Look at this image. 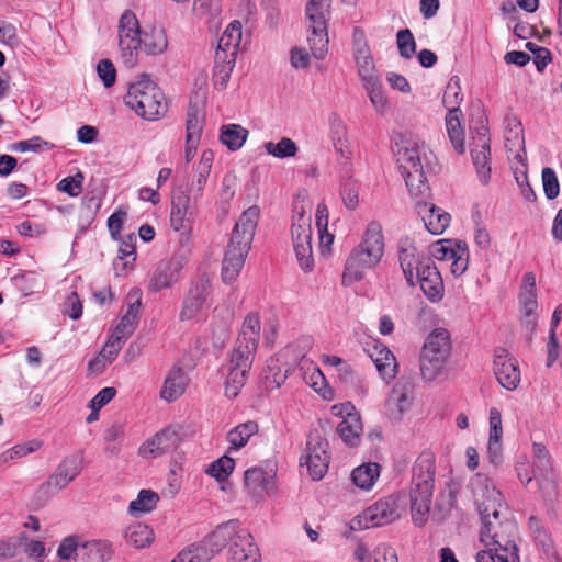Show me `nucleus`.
Masks as SVG:
<instances>
[{
	"mask_svg": "<svg viewBox=\"0 0 562 562\" xmlns=\"http://www.w3.org/2000/svg\"><path fill=\"white\" fill-rule=\"evenodd\" d=\"M397 162L409 194L417 200L416 209L425 227L434 235L443 234L450 224V214L425 201L429 195L426 173L432 170L435 162L432 151L420 139H406L397 151Z\"/></svg>",
	"mask_w": 562,
	"mask_h": 562,
	"instance_id": "obj_1",
	"label": "nucleus"
},
{
	"mask_svg": "<svg viewBox=\"0 0 562 562\" xmlns=\"http://www.w3.org/2000/svg\"><path fill=\"white\" fill-rule=\"evenodd\" d=\"M259 338V316L255 313H250L243 322L228 363V372L225 381V394L227 397H236L245 385L255 359Z\"/></svg>",
	"mask_w": 562,
	"mask_h": 562,
	"instance_id": "obj_2",
	"label": "nucleus"
},
{
	"mask_svg": "<svg viewBox=\"0 0 562 562\" xmlns=\"http://www.w3.org/2000/svg\"><path fill=\"white\" fill-rule=\"evenodd\" d=\"M502 514L482 516L480 540L486 549L476 554L477 562H518L515 546L516 525L501 519Z\"/></svg>",
	"mask_w": 562,
	"mask_h": 562,
	"instance_id": "obj_3",
	"label": "nucleus"
},
{
	"mask_svg": "<svg viewBox=\"0 0 562 562\" xmlns=\"http://www.w3.org/2000/svg\"><path fill=\"white\" fill-rule=\"evenodd\" d=\"M385 240L382 225L378 221L368 223L361 241L351 250L348 256L341 284L351 286L364 277V271L375 268L384 256Z\"/></svg>",
	"mask_w": 562,
	"mask_h": 562,
	"instance_id": "obj_4",
	"label": "nucleus"
},
{
	"mask_svg": "<svg viewBox=\"0 0 562 562\" xmlns=\"http://www.w3.org/2000/svg\"><path fill=\"white\" fill-rule=\"evenodd\" d=\"M435 457L429 451L419 454L412 468L409 490L411 515L415 526L427 524L435 487Z\"/></svg>",
	"mask_w": 562,
	"mask_h": 562,
	"instance_id": "obj_5",
	"label": "nucleus"
},
{
	"mask_svg": "<svg viewBox=\"0 0 562 562\" xmlns=\"http://www.w3.org/2000/svg\"><path fill=\"white\" fill-rule=\"evenodd\" d=\"M330 0H307L305 8L307 43L311 54L323 59L328 52V21Z\"/></svg>",
	"mask_w": 562,
	"mask_h": 562,
	"instance_id": "obj_6",
	"label": "nucleus"
},
{
	"mask_svg": "<svg viewBox=\"0 0 562 562\" xmlns=\"http://www.w3.org/2000/svg\"><path fill=\"white\" fill-rule=\"evenodd\" d=\"M312 205L310 202L300 201L294 204L291 238L293 249L300 267L304 271H311L314 266L312 250Z\"/></svg>",
	"mask_w": 562,
	"mask_h": 562,
	"instance_id": "obj_7",
	"label": "nucleus"
},
{
	"mask_svg": "<svg viewBox=\"0 0 562 562\" xmlns=\"http://www.w3.org/2000/svg\"><path fill=\"white\" fill-rule=\"evenodd\" d=\"M164 94L146 75L132 83L124 98L125 104L145 120H156L165 110Z\"/></svg>",
	"mask_w": 562,
	"mask_h": 562,
	"instance_id": "obj_8",
	"label": "nucleus"
},
{
	"mask_svg": "<svg viewBox=\"0 0 562 562\" xmlns=\"http://www.w3.org/2000/svg\"><path fill=\"white\" fill-rule=\"evenodd\" d=\"M449 331L435 329L426 339L420 355V372L425 380L432 381L442 371L450 356Z\"/></svg>",
	"mask_w": 562,
	"mask_h": 562,
	"instance_id": "obj_9",
	"label": "nucleus"
},
{
	"mask_svg": "<svg viewBox=\"0 0 562 562\" xmlns=\"http://www.w3.org/2000/svg\"><path fill=\"white\" fill-rule=\"evenodd\" d=\"M198 194L190 195L184 190H178L172 195L170 225L173 231L180 233V243L190 251V234L198 214Z\"/></svg>",
	"mask_w": 562,
	"mask_h": 562,
	"instance_id": "obj_10",
	"label": "nucleus"
},
{
	"mask_svg": "<svg viewBox=\"0 0 562 562\" xmlns=\"http://www.w3.org/2000/svg\"><path fill=\"white\" fill-rule=\"evenodd\" d=\"M328 446V441L318 429L310 431L305 453L301 457V464L306 465L313 480H321L328 470L330 460Z\"/></svg>",
	"mask_w": 562,
	"mask_h": 562,
	"instance_id": "obj_11",
	"label": "nucleus"
},
{
	"mask_svg": "<svg viewBox=\"0 0 562 562\" xmlns=\"http://www.w3.org/2000/svg\"><path fill=\"white\" fill-rule=\"evenodd\" d=\"M470 486L481 516H486L488 513L503 514L506 509L502 493L486 475L475 474L470 482Z\"/></svg>",
	"mask_w": 562,
	"mask_h": 562,
	"instance_id": "obj_12",
	"label": "nucleus"
},
{
	"mask_svg": "<svg viewBox=\"0 0 562 562\" xmlns=\"http://www.w3.org/2000/svg\"><path fill=\"white\" fill-rule=\"evenodd\" d=\"M119 38L124 63L133 66L142 45V36L138 20L132 11H125L120 19Z\"/></svg>",
	"mask_w": 562,
	"mask_h": 562,
	"instance_id": "obj_13",
	"label": "nucleus"
},
{
	"mask_svg": "<svg viewBox=\"0 0 562 562\" xmlns=\"http://www.w3.org/2000/svg\"><path fill=\"white\" fill-rule=\"evenodd\" d=\"M352 50L353 59L357 67L358 76L362 83L379 79L380 74L375 67V63L368 44L366 33L360 27H355L352 32Z\"/></svg>",
	"mask_w": 562,
	"mask_h": 562,
	"instance_id": "obj_14",
	"label": "nucleus"
},
{
	"mask_svg": "<svg viewBox=\"0 0 562 562\" xmlns=\"http://www.w3.org/2000/svg\"><path fill=\"white\" fill-rule=\"evenodd\" d=\"M244 484L248 494L256 498L277 493L276 469L272 464L252 467L244 473Z\"/></svg>",
	"mask_w": 562,
	"mask_h": 562,
	"instance_id": "obj_15",
	"label": "nucleus"
},
{
	"mask_svg": "<svg viewBox=\"0 0 562 562\" xmlns=\"http://www.w3.org/2000/svg\"><path fill=\"white\" fill-rule=\"evenodd\" d=\"M181 428L168 426L145 440L138 448L144 459H155L175 450L181 441Z\"/></svg>",
	"mask_w": 562,
	"mask_h": 562,
	"instance_id": "obj_16",
	"label": "nucleus"
},
{
	"mask_svg": "<svg viewBox=\"0 0 562 562\" xmlns=\"http://www.w3.org/2000/svg\"><path fill=\"white\" fill-rule=\"evenodd\" d=\"M401 516L397 497L387 496L368 507L360 516L359 525L363 528H373L391 524Z\"/></svg>",
	"mask_w": 562,
	"mask_h": 562,
	"instance_id": "obj_17",
	"label": "nucleus"
},
{
	"mask_svg": "<svg viewBox=\"0 0 562 562\" xmlns=\"http://www.w3.org/2000/svg\"><path fill=\"white\" fill-rule=\"evenodd\" d=\"M186 263L187 255L161 260L150 278L149 290L159 292L164 289L171 288L180 279V273Z\"/></svg>",
	"mask_w": 562,
	"mask_h": 562,
	"instance_id": "obj_18",
	"label": "nucleus"
},
{
	"mask_svg": "<svg viewBox=\"0 0 562 562\" xmlns=\"http://www.w3.org/2000/svg\"><path fill=\"white\" fill-rule=\"evenodd\" d=\"M491 138L487 128L482 127L476 136L473 137L471 147V157L473 166L476 170L479 181L486 186L491 180Z\"/></svg>",
	"mask_w": 562,
	"mask_h": 562,
	"instance_id": "obj_19",
	"label": "nucleus"
},
{
	"mask_svg": "<svg viewBox=\"0 0 562 562\" xmlns=\"http://www.w3.org/2000/svg\"><path fill=\"white\" fill-rule=\"evenodd\" d=\"M260 216V210L254 205L245 210L238 217L229 239L231 244L241 247L244 251L249 250Z\"/></svg>",
	"mask_w": 562,
	"mask_h": 562,
	"instance_id": "obj_20",
	"label": "nucleus"
},
{
	"mask_svg": "<svg viewBox=\"0 0 562 562\" xmlns=\"http://www.w3.org/2000/svg\"><path fill=\"white\" fill-rule=\"evenodd\" d=\"M261 555L251 533L243 528L227 550V562H260Z\"/></svg>",
	"mask_w": 562,
	"mask_h": 562,
	"instance_id": "obj_21",
	"label": "nucleus"
},
{
	"mask_svg": "<svg viewBox=\"0 0 562 562\" xmlns=\"http://www.w3.org/2000/svg\"><path fill=\"white\" fill-rule=\"evenodd\" d=\"M211 283L206 278L194 282L186 296L180 312L181 321H190L196 317L203 310L206 299L210 295Z\"/></svg>",
	"mask_w": 562,
	"mask_h": 562,
	"instance_id": "obj_22",
	"label": "nucleus"
},
{
	"mask_svg": "<svg viewBox=\"0 0 562 562\" xmlns=\"http://www.w3.org/2000/svg\"><path fill=\"white\" fill-rule=\"evenodd\" d=\"M494 373L498 383L508 391H514L520 383V370L515 359L508 357L504 349L495 355Z\"/></svg>",
	"mask_w": 562,
	"mask_h": 562,
	"instance_id": "obj_23",
	"label": "nucleus"
},
{
	"mask_svg": "<svg viewBox=\"0 0 562 562\" xmlns=\"http://www.w3.org/2000/svg\"><path fill=\"white\" fill-rule=\"evenodd\" d=\"M142 305V292L138 289H132L126 297V311L116 325L113 336L126 340L135 330L139 308Z\"/></svg>",
	"mask_w": 562,
	"mask_h": 562,
	"instance_id": "obj_24",
	"label": "nucleus"
},
{
	"mask_svg": "<svg viewBox=\"0 0 562 562\" xmlns=\"http://www.w3.org/2000/svg\"><path fill=\"white\" fill-rule=\"evenodd\" d=\"M416 283L420 285L423 293L430 302L437 303L443 297V281L434 262H428L426 267L419 268L415 279Z\"/></svg>",
	"mask_w": 562,
	"mask_h": 562,
	"instance_id": "obj_25",
	"label": "nucleus"
},
{
	"mask_svg": "<svg viewBox=\"0 0 562 562\" xmlns=\"http://www.w3.org/2000/svg\"><path fill=\"white\" fill-rule=\"evenodd\" d=\"M398 261L407 283L412 286L415 285L419 268L432 262L430 258L422 257L417 248L407 241L400 246Z\"/></svg>",
	"mask_w": 562,
	"mask_h": 562,
	"instance_id": "obj_26",
	"label": "nucleus"
},
{
	"mask_svg": "<svg viewBox=\"0 0 562 562\" xmlns=\"http://www.w3.org/2000/svg\"><path fill=\"white\" fill-rule=\"evenodd\" d=\"M411 387L406 383L397 382L390 391L384 409L386 415L393 420H400L412 406Z\"/></svg>",
	"mask_w": 562,
	"mask_h": 562,
	"instance_id": "obj_27",
	"label": "nucleus"
},
{
	"mask_svg": "<svg viewBox=\"0 0 562 562\" xmlns=\"http://www.w3.org/2000/svg\"><path fill=\"white\" fill-rule=\"evenodd\" d=\"M367 352L384 381L390 382L396 376V358L385 345L375 341L368 347Z\"/></svg>",
	"mask_w": 562,
	"mask_h": 562,
	"instance_id": "obj_28",
	"label": "nucleus"
},
{
	"mask_svg": "<svg viewBox=\"0 0 562 562\" xmlns=\"http://www.w3.org/2000/svg\"><path fill=\"white\" fill-rule=\"evenodd\" d=\"M239 528L235 522L229 521L218 526L213 532L205 537L200 543L210 553V559L222 551L225 546L234 542Z\"/></svg>",
	"mask_w": 562,
	"mask_h": 562,
	"instance_id": "obj_29",
	"label": "nucleus"
},
{
	"mask_svg": "<svg viewBox=\"0 0 562 562\" xmlns=\"http://www.w3.org/2000/svg\"><path fill=\"white\" fill-rule=\"evenodd\" d=\"M352 409L353 406H351L350 403L341 406L339 414L345 411L346 417L337 426V432L339 434L342 441L351 447L359 443L362 434L360 416L357 413H352Z\"/></svg>",
	"mask_w": 562,
	"mask_h": 562,
	"instance_id": "obj_30",
	"label": "nucleus"
},
{
	"mask_svg": "<svg viewBox=\"0 0 562 562\" xmlns=\"http://www.w3.org/2000/svg\"><path fill=\"white\" fill-rule=\"evenodd\" d=\"M329 135L336 153L340 155L341 162H349L352 150L348 131L345 122L337 114L329 116Z\"/></svg>",
	"mask_w": 562,
	"mask_h": 562,
	"instance_id": "obj_31",
	"label": "nucleus"
},
{
	"mask_svg": "<svg viewBox=\"0 0 562 562\" xmlns=\"http://www.w3.org/2000/svg\"><path fill=\"white\" fill-rule=\"evenodd\" d=\"M248 251H244L241 247L228 243L222 263V280L225 283H233L237 279Z\"/></svg>",
	"mask_w": 562,
	"mask_h": 562,
	"instance_id": "obj_32",
	"label": "nucleus"
},
{
	"mask_svg": "<svg viewBox=\"0 0 562 562\" xmlns=\"http://www.w3.org/2000/svg\"><path fill=\"white\" fill-rule=\"evenodd\" d=\"M112 554L113 547L108 540L82 541L77 562H108Z\"/></svg>",
	"mask_w": 562,
	"mask_h": 562,
	"instance_id": "obj_33",
	"label": "nucleus"
},
{
	"mask_svg": "<svg viewBox=\"0 0 562 562\" xmlns=\"http://www.w3.org/2000/svg\"><path fill=\"white\" fill-rule=\"evenodd\" d=\"M344 175L341 176L339 195L345 207L349 211H356L359 206L360 186L352 176L350 162H340Z\"/></svg>",
	"mask_w": 562,
	"mask_h": 562,
	"instance_id": "obj_34",
	"label": "nucleus"
},
{
	"mask_svg": "<svg viewBox=\"0 0 562 562\" xmlns=\"http://www.w3.org/2000/svg\"><path fill=\"white\" fill-rule=\"evenodd\" d=\"M188 376L180 367L171 368L160 390V397L166 402H173L179 398L188 385Z\"/></svg>",
	"mask_w": 562,
	"mask_h": 562,
	"instance_id": "obj_35",
	"label": "nucleus"
},
{
	"mask_svg": "<svg viewBox=\"0 0 562 562\" xmlns=\"http://www.w3.org/2000/svg\"><path fill=\"white\" fill-rule=\"evenodd\" d=\"M241 36V23L239 21H233L218 38L215 53H223L227 54L229 57H237Z\"/></svg>",
	"mask_w": 562,
	"mask_h": 562,
	"instance_id": "obj_36",
	"label": "nucleus"
},
{
	"mask_svg": "<svg viewBox=\"0 0 562 562\" xmlns=\"http://www.w3.org/2000/svg\"><path fill=\"white\" fill-rule=\"evenodd\" d=\"M381 467L376 462L362 463L351 472L352 483L362 491H371L380 477Z\"/></svg>",
	"mask_w": 562,
	"mask_h": 562,
	"instance_id": "obj_37",
	"label": "nucleus"
},
{
	"mask_svg": "<svg viewBox=\"0 0 562 562\" xmlns=\"http://www.w3.org/2000/svg\"><path fill=\"white\" fill-rule=\"evenodd\" d=\"M519 305L522 314L521 325L531 335L537 324V292L519 291Z\"/></svg>",
	"mask_w": 562,
	"mask_h": 562,
	"instance_id": "obj_38",
	"label": "nucleus"
},
{
	"mask_svg": "<svg viewBox=\"0 0 562 562\" xmlns=\"http://www.w3.org/2000/svg\"><path fill=\"white\" fill-rule=\"evenodd\" d=\"M214 154L212 150L206 149L202 151L196 173L190 183L189 190L187 191L190 195L198 194V200L201 199L202 191L207 182Z\"/></svg>",
	"mask_w": 562,
	"mask_h": 562,
	"instance_id": "obj_39",
	"label": "nucleus"
},
{
	"mask_svg": "<svg viewBox=\"0 0 562 562\" xmlns=\"http://www.w3.org/2000/svg\"><path fill=\"white\" fill-rule=\"evenodd\" d=\"M124 539L127 544L136 549H143L154 541V531L145 524L135 522L126 527Z\"/></svg>",
	"mask_w": 562,
	"mask_h": 562,
	"instance_id": "obj_40",
	"label": "nucleus"
},
{
	"mask_svg": "<svg viewBox=\"0 0 562 562\" xmlns=\"http://www.w3.org/2000/svg\"><path fill=\"white\" fill-rule=\"evenodd\" d=\"M142 45L148 55L162 54L168 47L165 30L160 26H153L149 31L144 32Z\"/></svg>",
	"mask_w": 562,
	"mask_h": 562,
	"instance_id": "obj_41",
	"label": "nucleus"
},
{
	"mask_svg": "<svg viewBox=\"0 0 562 562\" xmlns=\"http://www.w3.org/2000/svg\"><path fill=\"white\" fill-rule=\"evenodd\" d=\"M259 430V426L256 422H246L237 425L231 429L227 435V441L231 445V449L239 450L245 447L249 439L255 436Z\"/></svg>",
	"mask_w": 562,
	"mask_h": 562,
	"instance_id": "obj_42",
	"label": "nucleus"
},
{
	"mask_svg": "<svg viewBox=\"0 0 562 562\" xmlns=\"http://www.w3.org/2000/svg\"><path fill=\"white\" fill-rule=\"evenodd\" d=\"M236 57H229L227 54L215 53L214 85L220 89H225L231 78Z\"/></svg>",
	"mask_w": 562,
	"mask_h": 562,
	"instance_id": "obj_43",
	"label": "nucleus"
},
{
	"mask_svg": "<svg viewBox=\"0 0 562 562\" xmlns=\"http://www.w3.org/2000/svg\"><path fill=\"white\" fill-rule=\"evenodd\" d=\"M136 237L134 235H128L122 239L119 248V256L114 263V269L116 273L124 272L127 268L132 266V263L136 259Z\"/></svg>",
	"mask_w": 562,
	"mask_h": 562,
	"instance_id": "obj_44",
	"label": "nucleus"
},
{
	"mask_svg": "<svg viewBox=\"0 0 562 562\" xmlns=\"http://www.w3.org/2000/svg\"><path fill=\"white\" fill-rule=\"evenodd\" d=\"M328 207L324 202L317 204L315 213V223L319 235V245L322 251L329 250L334 243V235L327 229L328 226Z\"/></svg>",
	"mask_w": 562,
	"mask_h": 562,
	"instance_id": "obj_45",
	"label": "nucleus"
},
{
	"mask_svg": "<svg viewBox=\"0 0 562 562\" xmlns=\"http://www.w3.org/2000/svg\"><path fill=\"white\" fill-rule=\"evenodd\" d=\"M461 111H450L446 116V127L454 149L462 154L464 151V135L460 124Z\"/></svg>",
	"mask_w": 562,
	"mask_h": 562,
	"instance_id": "obj_46",
	"label": "nucleus"
},
{
	"mask_svg": "<svg viewBox=\"0 0 562 562\" xmlns=\"http://www.w3.org/2000/svg\"><path fill=\"white\" fill-rule=\"evenodd\" d=\"M266 153L278 159H285L294 157L299 147L295 142L289 137H282L279 142H266L263 144Z\"/></svg>",
	"mask_w": 562,
	"mask_h": 562,
	"instance_id": "obj_47",
	"label": "nucleus"
},
{
	"mask_svg": "<svg viewBox=\"0 0 562 562\" xmlns=\"http://www.w3.org/2000/svg\"><path fill=\"white\" fill-rule=\"evenodd\" d=\"M248 131L238 124L223 126L221 142L231 150L239 149L246 142Z\"/></svg>",
	"mask_w": 562,
	"mask_h": 562,
	"instance_id": "obj_48",
	"label": "nucleus"
},
{
	"mask_svg": "<svg viewBox=\"0 0 562 562\" xmlns=\"http://www.w3.org/2000/svg\"><path fill=\"white\" fill-rule=\"evenodd\" d=\"M159 501L157 493L150 490H142L137 498L132 501L128 505V512L132 515H139L151 512Z\"/></svg>",
	"mask_w": 562,
	"mask_h": 562,
	"instance_id": "obj_49",
	"label": "nucleus"
},
{
	"mask_svg": "<svg viewBox=\"0 0 562 562\" xmlns=\"http://www.w3.org/2000/svg\"><path fill=\"white\" fill-rule=\"evenodd\" d=\"M362 85L375 111L380 114H383L387 110L389 102L382 89L380 78L370 81V83L366 82Z\"/></svg>",
	"mask_w": 562,
	"mask_h": 562,
	"instance_id": "obj_50",
	"label": "nucleus"
},
{
	"mask_svg": "<svg viewBox=\"0 0 562 562\" xmlns=\"http://www.w3.org/2000/svg\"><path fill=\"white\" fill-rule=\"evenodd\" d=\"M125 429L121 423H114L108 427L104 431V441L106 443L105 450L111 456H117L120 451V445L124 438Z\"/></svg>",
	"mask_w": 562,
	"mask_h": 562,
	"instance_id": "obj_51",
	"label": "nucleus"
},
{
	"mask_svg": "<svg viewBox=\"0 0 562 562\" xmlns=\"http://www.w3.org/2000/svg\"><path fill=\"white\" fill-rule=\"evenodd\" d=\"M81 539L78 536L66 537L59 544L57 557L61 561L77 562V554L81 548Z\"/></svg>",
	"mask_w": 562,
	"mask_h": 562,
	"instance_id": "obj_52",
	"label": "nucleus"
},
{
	"mask_svg": "<svg viewBox=\"0 0 562 562\" xmlns=\"http://www.w3.org/2000/svg\"><path fill=\"white\" fill-rule=\"evenodd\" d=\"M462 101L461 88L457 77L451 78L443 92L442 102L448 111H460L459 105Z\"/></svg>",
	"mask_w": 562,
	"mask_h": 562,
	"instance_id": "obj_53",
	"label": "nucleus"
},
{
	"mask_svg": "<svg viewBox=\"0 0 562 562\" xmlns=\"http://www.w3.org/2000/svg\"><path fill=\"white\" fill-rule=\"evenodd\" d=\"M235 465V461L227 457L223 456L220 459L213 461L206 469V473L215 477L217 481H224L228 477V475L233 472Z\"/></svg>",
	"mask_w": 562,
	"mask_h": 562,
	"instance_id": "obj_54",
	"label": "nucleus"
},
{
	"mask_svg": "<svg viewBox=\"0 0 562 562\" xmlns=\"http://www.w3.org/2000/svg\"><path fill=\"white\" fill-rule=\"evenodd\" d=\"M210 553L201 546L194 543L183 549L172 562H210Z\"/></svg>",
	"mask_w": 562,
	"mask_h": 562,
	"instance_id": "obj_55",
	"label": "nucleus"
},
{
	"mask_svg": "<svg viewBox=\"0 0 562 562\" xmlns=\"http://www.w3.org/2000/svg\"><path fill=\"white\" fill-rule=\"evenodd\" d=\"M451 262L450 270L456 277H460L465 272L469 265V252L464 241H457V254L449 260Z\"/></svg>",
	"mask_w": 562,
	"mask_h": 562,
	"instance_id": "obj_56",
	"label": "nucleus"
},
{
	"mask_svg": "<svg viewBox=\"0 0 562 562\" xmlns=\"http://www.w3.org/2000/svg\"><path fill=\"white\" fill-rule=\"evenodd\" d=\"M203 123L204 120L200 111L195 106L190 108L187 114L186 137L191 139L200 138L203 130Z\"/></svg>",
	"mask_w": 562,
	"mask_h": 562,
	"instance_id": "obj_57",
	"label": "nucleus"
},
{
	"mask_svg": "<svg viewBox=\"0 0 562 562\" xmlns=\"http://www.w3.org/2000/svg\"><path fill=\"white\" fill-rule=\"evenodd\" d=\"M397 47L403 58H411L416 50V42L413 33L408 30H400L396 34Z\"/></svg>",
	"mask_w": 562,
	"mask_h": 562,
	"instance_id": "obj_58",
	"label": "nucleus"
},
{
	"mask_svg": "<svg viewBox=\"0 0 562 562\" xmlns=\"http://www.w3.org/2000/svg\"><path fill=\"white\" fill-rule=\"evenodd\" d=\"M43 148L52 149L53 144L43 140L40 136H34L26 140H20L13 143L10 147L12 151L25 153V151H38Z\"/></svg>",
	"mask_w": 562,
	"mask_h": 562,
	"instance_id": "obj_59",
	"label": "nucleus"
},
{
	"mask_svg": "<svg viewBox=\"0 0 562 562\" xmlns=\"http://www.w3.org/2000/svg\"><path fill=\"white\" fill-rule=\"evenodd\" d=\"M542 184L544 194L549 200H553L559 195L560 184L553 169L549 167L542 169Z\"/></svg>",
	"mask_w": 562,
	"mask_h": 562,
	"instance_id": "obj_60",
	"label": "nucleus"
},
{
	"mask_svg": "<svg viewBox=\"0 0 562 562\" xmlns=\"http://www.w3.org/2000/svg\"><path fill=\"white\" fill-rule=\"evenodd\" d=\"M57 470L68 480L74 481L81 471V459L77 456L67 457L58 464Z\"/></svg>",
	"mask_w": 562,
	"mask_h": 562,
	"instance_id": "obj_61",
	"label": "nucleus"
},
{
	"mask_svg": "<svg viewBox=\"0 0 562 562\" xmlns=\"http://www.w3.org/2000/svg\"><path fill=\"white\" fill-rule=\"evenodd\" d=\"M97 74L105 88H110L114 85L116 79V70L111 60H100L97 65Z\"/></svg>",
	"mask_w": 562,
	"mask_h": 562,
	"instance_id": "obj_62",
	"label": "nucleus"
},
{
	"mask_svg": "<svg viewBox=\"0 0 562 562\" xmlns=\"http://www.w3.org/2000/svg\"><path fill=\"white\" fill-rule=\"evenodd\" d=\"M82 179L81 173L76 177H66L58 182L57 189L70 196H78L82 191Z\"/></svg>",
	"mask_w": 562,
	"mask_h": 562,
	"instance_id": "obj_63",
	"label": "nucleus"
},
{
	"mask_svg": "<svg viewBox=\"0 0 562 562\" xmlns=\"http://www.w3.org/2000/svg\"><path fill=\"white\" fill-rule=\"evenodd\" d=\"M0 44L10 48H15L20 45L15 25L7 22L0 23Z\"/></svg>",
	"mask_w": 562,
	"mask_h": 562,
	"instance_id": "obj_64",
	"label": "nucleus"
}]
</instances>
